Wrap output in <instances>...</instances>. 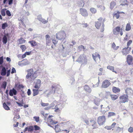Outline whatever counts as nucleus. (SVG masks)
<instances>
[{
	"label": "nucleus",
	"mask_w": 133,
	"mask_h": 133,
	"mask_svg": "<svg viewBox=\"0 0 133 133\" xmlns=\"http://www.w3.org/2000/svg\"><path fill=\"white\" fill-rule=\"evenodd\" d=\"M84 90L87 92H90L91 91V90L90 87L88 85H85L84 87Z\"/></svg>",
	"instance_id": "nucleus-25"
},
{
	"label": "nucleus",
	"mask_w": 133,
	"mask_h": 133,
	"mask_svg": "<svg viewBox=\"0 0 133 133\" xmlns=\"http://www.w3.org/2000/svg\"><path fill=\"white\" fill-rule=\"evenodd\" d=\"M78 49L80 50H82V49H83V50L85 49L84 46L82 45H80L78 46Z\"/></svg>",
	"instance_id": "nucleus-46"
},
{
	"label": "nucleus",
	"mask_w": 133,
	"mask_h": 133,
	"mask_svg": "<svg viewBox=\"0 0 133 133\" xmlns=\"http://www.w3.org/2000/svg\"><path fill=\"white\" fill-rule=\"evenodd\" d=\"M6 9L5 8L2 9L1 11V14L3 16H5V11L6 10Z\"/></svg>",
	"instance_id": "nucleus-38"
},
{
	"label": "nucleus",
	"mask_w": 133,
	"mask_h": 133,
	"mask_svg": "<svg viewBox=\"0 0 133 133\" xmlns=\"http://www.w3.org/2000/svg\"><path fill=\"white\" fill-rule=\"evenodd\" d=\"M101 101L100 99L95 97L94 99V104L97 106H98L100 104V102Z\"/></svg>",
	"instance_id": "nucleus-17"
},
{
	"label": "nucleus",
	"mask_w": 133,
	"mask_h": 133,
	"mask_svg": "<svg viewBox=\"0 0 133 133\" xmlns=\"http://www.w3.org/2000/svg\"><path fill=\"white\" fill-rule=\"evenodd\" d=\"M132 42V41L131 40H129L127 43V47H128L129 48V46L131 44Z\"/></svg>",
	"instance_id": "nucleus-50"
},
{
	"label": "nucleus",
	"mask_w": 133,
	"mask_h": 133,
	"mask_svg": "<svg viewBox=\"0 0 133 133\" xmlns=\"http://www.w3.org/2000/svg\"><path fill=\"white\" fill-rule=\"evenodd\" d=\"M94 61H96L98 59H100V56L99 54L97 53H96L92 55Z\"/></svg>",
	"instance_id": "nucleus-18"
},
{
	"label": "nucleus",
	"mask_w": 133,
	"mask_h": 133,
	"mask_svg": "<svg viewBox=\"0 0 133 133\" xmlns=\"http://www.w3.org/2000/svg\"><path fill=\"white\" fill-rule=\"evenodd\" d=\"M28 131V132L32 131L34 130V127L32 126H30L28 127H27L25 128L24 130V132Z\"/></svg>",
	"instance_id": "nucleus-22"
},
{
	"label": "nucleus",
	"mask_w": 133,
	"mask_h": 133,
	"mask_svg": "<svg viewBox=\"0 0 133 133\" xmlns=\"http://www.w3.org/2000/svg\"><path fill=\"white\" fill-rule=\"evenodd\" d=\"M7 83L6 82H4L1 85V87L3 88L4 89H5Z\"/></svg>",
	"instance_id": "nucleus-45"
},
{
	"label": "nucleus",
	"mask_w": 133,
	"mask_h": 133,
	"mask_svg": "<svg viewBox=\"0 0 133 133\" xmlns=\"http://www.w3.org/2000/svg\"><path fill=\"white\" fill-rule=\"evenodd\" d=\"M38 89H33L32 91L33 92V96H35L38 95L39 93Z\"/></svg>",
	"instance_id": "nucleus-27"
},
{
	"label": "nucleus",
	"mask_w": 133,
	"mask_h": 133,
	"mask_svg": "<svg viewBox=\"0 0 133 133\" xmlns=\"http://www.w3.org/2000/svg\"><path fill=\"white\" fill-rule=\"evenodd\" d=\"M3 106L5 110H10L9 107L5 103H4L3 104Z\"/></svg>",
	"instance_id": "nucleus-39"
},
{
	"label": "nucleus",
	"mask_w": 133,
	"mask_h": 133,
	"mask_svg": "<svg viewBox=\"0 0 133 133\" xmlns=\"http://www.w3.org/2000/svg\"><path fill=\"white\" fill-rule=\"evenodd\" d=\"M128 131L132 133L133 132V128L132 127H130L128 129Z\"/></svg>",
	"instance_id": "nucleus-48"
},
{
	"label": "nucleus",
	"mask_w": 133,
	"mask_h": 133,
	"mask_svg": "<svg viewBox=\"0 0 133 133\" xmlns=\"http://www.w3.org/2000/svg\"><path fill=\"white\" fill-rule=\"evenodd\" d=\"M55 130L56 132H59L61 131L60 129V127L59 125H57L55 126Z\"/></svg>",
	"instance_id": "nucleus-32"
},
{
	"label": "nucleus",
	"mask_w": 133,
	"mask_h": 133,
	"mask_svg": "<svg viewBox=\"0 0 133 133\" xmlns=\"http://www.w3.org/2000/svg\"><path fill=\"white\" fill-rule=\"evenodd\" d=\"M105 21V18L102 17L99 18L98 19V21L95 22V26L97 29H99L102 25V26L100 29V31L101 32H103L104 30V22Z\"/></svg>",
	"instance_id": "nucleus-3"
},
{
	"label": "nucleus",
	"mask_w": 133,
	"mask_h": 133,
	"mask_svg": "<svg viewBox=\"0 0 133 133\" xmlns=\"http://www.w3.org/2000/svg\"><path fill=\"white\" fill-rule=\"evenodd\" d=\"M116 114L112 112H108V117H110L115 115Z\"/></svg>",
	"instance_id": "nucleus-43"
},
{
	"label": "nucleus",
	"mask_w": 133,
	"mask_h": 133,
	"mask_svg": "<svg viewBox=\"0 0 133 133\" xmlns=\"http://www.w3.org/2000/svg\"><path fill=\"white\" fill-rule=\"evenodd\" d=\"M131 29V26L129 23H127V24L125 30L127 31H129Z\"/></svg>",
	"instance_id": "nucleus-35"
},
{
	"label": "nucleus",
	"mask_w": 133,
	"mask_h": 133,
	"mask_svg": "<svg viewBox=\"0 0 133 133\" xmlns=\"http://www.w3.org/2000/svg\"><path fill=\"white\" fill-rule=\"evenodd\" d=\"M107 68L112 71L113 72H115L116 74L117 73V72L116 71L114 70V68L113 66L108 65L107 66Z\"/></svg>",
	"instance_id": "nucleus-26"
},
{
	"label": "nucleus",
	"mask_w": 133,
	"mask_h": 133,
	"mask_svg": "<svg viewBox=\"0 0 133 133\" xmlns=\"http://www.w3.org/2000/svg\"><path fill=\"white\" fill-rule=\"evenodd\" d=\"M120 14V12L118 11L116 13H115L114 15V16L117 19L119 18V14Z\"/></svg>",
	"instance_id": "nucleus-44"
},
{
	"label": "nucleus",
	"mask_w": 133,
	"mask_h": 133,
	"mask_svg": "<svg viewBox=\"0 0 133 133\" xmlns=\"http://www.w3.org/2000/svg\"><path fill=\"white\" fill-rule=\"evenodd\" d=\"M111 84V83L107 79H105L103 82L101 87L103 88H107Z\"/></svg>",
	"instance_id": "nucleus-8"
},
{
	"label": "nucleus",
	"mask_w": 133,
	"mask_h": 133,
	"mask_svg": "<svg viewBox=\"0 0 133 133\" xmlns=\"http://www.w3.org/2000/svg\"><path fill=\"white\" fill-rule=\"evenodd\" d=\"M97 7L98 8H100V9L102 11H104L105 9V7L104 6L102 5H98Z\"/></svg>",
	"instance_id": "nucleus-34"
},
{
	"label": "nucleus",
	"mask_w": 133,
	"mask_h": 133,
	"mask_svg": "<svg viewBox=\"0 0 133 133\" xmlns=\"http://www.w3.org/2000/svg\"><path fill=\"white\" fill-rule=\"evenodd\" d=\"M90 11L92 14H95L97 12L96 9L94 8H91L90 9Z\"/></svg>",
	"instance_id": "nucleus-37"
},
{
	"label": "nucleus",
	"mask_w": 133,
	"mask_h": 133,
	"mask_svg": "<svg viewBox=\"0 0 133 133\" xmlns=\"http://www.w3.org/2000/svg\"><path fill=\"white\" fill-rule=\"evenodd\" d=\"M6 74V70L5 68L3 67L1 71V74L2 76H5Z\"/></svg>",
	"instance_id": "nucleus-23"
},
{
	"label": "nucleus",
	"mask_w": 133,
	"mask_h": 133,
	"mask_svg": "<svg viewBox=\"0 0 133 133\" xmlns=\"http://www.w3.org/2000/svg\"><path fill=\"white\" fill-rule=\"evenodd\" d=\"M33 118L35 119V121L37 122H38L39 121V117L38 116H34L33 117Z\"/></svg>",
	"instance_id": "nucleus-47"
},
{
	"label": "nucleus",
	"mask_w": 133,
	"mask_h": 133,
	"mask_svg": "<svg viewBox=\"0 0 133 133\" xmlns=\"http://www.w3.org/2000/svg\"><path fill=\"white\" fill-rule=\"evenodd\" d=\"M52 42L55 45L56 44H57V43L58 41H57V40L56 39H53L52 40Z\"/></svg>",
	"instance_id": "nucleus-60"
},
{
	"label": "nucleus",
	"mask_w": 133,
	"mask_h": 133,
	"mask_svg": "<svg viewBox=\"0 0 133 133\" xmlns=\"http://www.w3.org/2000/svg\"><path fill=\"white\" fill-rule=\"evenodd\" d=\"M128 96L125 94L119 97L120 100L119 102V103L121 104L122 103H125L126 102H127L128 101Z\"/></svg>",
	"instance_id": "nucleus-7"
},
{
	"label": "nucleus",
	"mask_w": 133,
	"mask_h": 133,
	"mask_svg": "<svg viewBox=\"0 0 133 133\" xmlns=\"http://www.w3.org/2000/svg\"><path fill=\"white\" fill-rule=\"evenodd\" d=\"M10 70L9 69L7 70V76H8L10 75Z\"/></svg>",
	"instance_id": "nucleus-61"
},
{
	"label": "nucleus",
	"mask_w": 133,
	"mask_h": 133,
	"mask_svg": "<svg viewBox=\"0 0 133 133\" xmlns=\"http://www.w3.org/2000/svg\"><path fill=\"white\" fill-rule=\"evenodd\" d=\"M8 26V24L6 22L3 23L2 24V29H5L6 27Z\"/></svg>",
	"instance_id": "nucleus-33"
},
{
	"label": "nucleus",
	"mask_w": 133,
	"mask_h": 133,
	"mask_svg": "<svg viewBox=\"0 0 133 133\" xmlns=\"http://www.w3.org/2000/svg\"><path fill=\"white\" fill-rule=\"evenodd\" d=\"M90 122L91 123L92 126L93 127V129H96L98 128V126L96 121L94 119H92L90 121Z\"/></svg>",
	"instance_id": "nucleus-19"
},
{
	"label": "nucleus",
	"mask_w": 133,
	"mask_h": 133,
	"mask_svg": "<svg viewBox=\"0 0 133 133\" xmlns=\"http://www.w3.org/2000/svg\"><path fill=\"white\" fill-rule=\"evenodd\" d=\"M18 44H22L25 43L26 42V40L22 37H21L20 38L18 39Z\"/></svg>",
	"instance_id": "nucleus-24"
},
{
	"label": "nucleus",
	"mask_w": 133,
	"mask_h": 133,
	"mask_svg": "<svg viewBox=\"0 0 133 133\" xmlns=\"http://www.w3.org/2000/svg\"><path fill=\"white\" fill-rule=\"evenodd\" d=\"M7 39L6 36L4 35L3 37V43L6 44L7 42Z\"/></svg>",
	"instance_id": "nucleus-41"
},
{
	"label": "nucleus",
	"mask_w": 133,
	"mask_h": 133,
	"mask_svg": "<svg viewBox=\"0 0 133 133\" xmlns=\"http://www.w3.org/2000/svg\"><path fill=\"white\" fill-rule=\"evenodd\" d=\"M45 38L46 45H49L51 42L50 37L49 35H46Z\"/></svg>",
	"instance_id": "nucleus-16"
},
{
	"label": "nucleus",
	"mask_w": 133,
	"mask_h": 133,
	"mask_svg": "<svg viewBox=\"0 0 133 133\" xmlns=\"http://www.w3.org/2000/svg\"><path fill=\"white\" fill-rule=\"evenodd\" d=\"M20 47L22 49V51L23 52L25 51L26 49V46L25 45H21L20 46Z\"/></svg>",
	"instance_id": "nucleus-40"
},
{
	"label": "nucleus",
	"mask_w": 133,
	"mask_h": 133,
	"mask_svg": "<svg viewBox=\"0 0 133 133\" xmlns=\"http://www.w3.org/2000/svg\"><path fill=\"white\" fill-rule=\"evenodd\" d=\"M41 105L43 107H45L48 106L49 105L48 103H45L43 102H42L41 103Z\"/></svg>",
	"instance_id": "nucleus-49"
},
{
	"label": "nucleus",
	"mask_w": 133,
	"mask_h": 133,
	"mask_svg": "<svg viewBox=\"0 0 133 133\" xmlns=\"http://www.w3.org/2000/svg\"><path fill=\"white\" fill-rule=\"evenodd\" d=\"M59 110L58 108H56L55 109V112H59Z\"/></svg>",
	"instance_id": "nucleus-63"
},
{
	"label": "nucleus",
	"mask_w": 133,
	"mask_h": 133,
	"mask_svg": "<svg viewBox=\"0 0 133 133\" xmlns=\"http://www.w3.org/2000/svg\"><path fill=\"white\" fill-rule=\"evenodd\" d=\"M24 87L23 85L22 84L19 85L18 87V88L19 89H21L22 88H23Z\"/></svg>",
	"instance_id": "nucleus-57"
},
{
	"label": "nucleus",
	"mask_w": 133,
	"mask_h": 133,
	"mask_svg": "<svg viewBox=\"0 0 133 133\" xmlns=\"http://www.w3.org/2000/svg\"><path fill=\"white\" fill-rule=\"evenodd\" d=\"M31 91L29 89H28L27 93L28 95L29 96L31 94Z\"/></svg>",
	"instance_id": "nucleus-59"
},
{
	"label": "nucleus",
	"mask_w": 133,
	"mask_h": 133,
	"mask_svg": "<svg viewBox=\"0 0 133 133\" xmlns=\"http://www.w3.org/2000/svg\"><path fill=\"white\" fill-rule=\"evenodd\" d=\"M105 128L108 130L111 129L112 128L111 126H107L105 127Z\"/></svg>",
	"instance_id": "nucleus-54"
},
{
	"label": "nucleus",
	"mask_w": 133,
	"mask_h": 133,
	"mask_svg": "<svg viewBox=\"0 0 133 133\" xmlns=\"http://www.w3.org/2000/svg\"><path fill=\"white\" fill-rule=\"evenodd\" d=\"M37 71L38 70L34 72L32 69L28 70H27L28 73L26 76V78L29 79L31 81H34L37 77Z\"/></svg>",
	"instance_id": "nucleus-2"
},
{
	"label": "nucleus",
	"mask_w": 133,
	"mask_h": 133,
	"mask_svg": "<svg viewBox=\"0 0 133 133\" xmlns=\"http://www.w3.org/2000/svg\"><path fill=\"white\" fill-rule=\"evenodd\" d=\"M60 87V86L59 85H52L51 87V91L52 92L54 91V93L55 91H58Z\"/></svg>",
	"instance_id": "nucleus-11"
},
{
	"label": "nucleus",
	"mask_w": 133,
	"mask_h": 133,
	"mask_svg": "<svg viewBox=\"0 0 133 133\" xmlns=\"http://www.w3.org/2000/svg\"><path fill=\"white\" fill-rule=\"evenodd\" d=\"M84 4V0H81L80 1L79 5L81 7H83Z\"/></svg>",
	"instance_id": "nucleus-42"
},
{
	"label": "nucleus",
	"mask_w": 133,
	"mask_h": 133,
	"mask_svg": "<svg viewBox=\"0 0 133 133\" xmlns=\"http://www.w3.org/2000/svg\"><path fill=\"white\" fill-rule=\"evenodd\" d=\"M116 124V123L115 122H114L113 123L111 126L112 128H114L115 127Z\"/></svg>",
	"instance_id": "nucleus-58"
},
{
	"label": "nucleus",
	"mask_w": 133,
	"mask_h": 133,
	"mask_svg": "<svg viewBox=\"0 0 133 133\" xmlns=\"http://www.w3.org/2000/svg\"><path fill=\"white\" fill-rule=\"evenodd\" d=\"M100 82V81L99 79H98V82L95 85H93V87H97L99 86V83Z\"/></svg>",
	"instance_id": "nucleus-56"
},
{
	"label": "nucleus",
	"mask_w": 133,
	"mask_h": 133,
	"mask_svg": "<svg viewBox=\"0 0 133 133\" xmlns=\"http://www.w3.org/2000/svg\"><path fill=\"white\" fill-rule=\"evenodd\" d=\"M106 120V118L105 116H99L97 118V122L99 125H101L104 124Z\"/></svg>",
	"instance_id": "nucleus-6"
},
{
	"label": "nucleus",
	"mask_w": 133,
	"mask_h": 133,
	"mask_svg": "<svg viewBox=\"0 0 133 133\" xmlns=\"http://www.w3.org/2000/svg\"><path fill=\"white\" fill-rule=\"evenodd\" d=\"M3 62V57L2 56L0 57V64H2Z\"/></svg>",
	"instance_id": "nucleus-55"
},
{
	"label": "nucleus",
	"mask_w": 133,
	"mask_h": 133,
	"mask_svg": "<svg viewBox=\"0 0 133 133\" xmlns=\"http://www.w3.org/2000/svg\"><path fill=\"white\" fill-rule=\"evenodd\" d=\"M127 61L128 64H131L133 61V58L132 56L130 55H128L127 57Z\"/></svg>",
	"instance_id": "nucleus-10"
},
{
	"label": "nucleus",
	"mask_w": 133,
	"mask_h": 133,
	"mask_svg": "<svg viewBox=\"0 0 133 133\" xmlns=\"http://www.w3.org/2000/svg\"><path fill=\"white\" fill-rule=\"evenodd\" d=\"M34 128L35 130H38L40 129V127L37 125H35L34 126Z\"/></svg>",
	"instance_id": "nucleus-52"
},
{
	"label": "nucleus",
	"mask_w": 133,
	"mask_h": 133,
	"mask_svg": "<svg viewBox=\"0 0 133 133\" xmlns=\"http://www.w3.org/2000/svg\"><path fill=\"white\" fill-rule=\"evenodd\" d=\"M120 5L122 6H127L128 5L129 2L127 0H120Z\"/></svg>",
	"instance_id": "nucleus-15"
},
{
	"label": "nucleus",
	"mask_w": 133,
	"mask_h": 133,
	"mask_svg": "<svg viewBox=\"0 0 133 133\" xmlns=\"http://www.w3.org/2000/svg\"><path fill=\"white\" fill-rule=\"evenodd\" d=\"M80 13L84 16H86L88 15V13L87 10L81 8L80 9Z\"/></svg>",
	"instance_id": "nucleus-12"
},
{
	"label": "nucleus",
	"mask_w": 133,
	"mask_h": 133,
	"mask_svg": "<svg viewBox=\"0 0 133 133\" xmlns=\"http://www.w3.org/2000/svg\"><path fill=\"white\" fill-rule=\"evenodd\" d=\"M81 25H82V27L83 28H86L88 26V25L87 23H83L81 24Z\"/></svg>",
	"instance_id": "nucleus-51"
},
{
	"label": "nucleus",
	"mask_w": 133,
	"mask_h": 133,
	"mask_svg": "<svg viewBox=\"0 0 133 133\" xmlns=\"http://www.w3.org/2000/svg\"><path fill=\"white\" fill-rule=\"evenodd\" d=\"M116 3L115 2L112 1L110 3V9L112 10V9L116 5Z\"/></svg>",
	"instance_id": "nucleus-29"
},
{
	"label": "nucleus",
	"mask_w": 133,
	"mask_h": 133,
	"mask_svg": "<svg viewBox=\"0 0 133 133\" xmlns=\"http://www.w3.org/2000/svg\"><path fill=\"white\" fill-rule=\"evenodd\" d=\"M131 49V48L128 47H125L122 49V53L123 55H126L129 53Z\"/></svg>",
	"instance_id": "nucleus-9"
},
{
	"label": "nucleus",
	"mask_w": 133,
	"mask_h": 133,
	"mask_svg": "<svg viewBox=\"0 0 133 133\" xmlns=\"http://www.w3.org/2000/svg\"><path fill=\"white\" fill-rule=\"evenodd\" d=\"M6 15L9 16H10L11 15V14L9 10H6Z\"/></svg>",
	"instance_id": "nucleus-53"
},
{
	"label": "nucleus",
	"mask_w": 133,
	"mask_h": 133,
	"mask_svg": "<svg viewBox=\"0 0 133 133\" xmlns=\"http://www.w3.org/2000/svg\"><path fill=\"white\" fill-rule=\"evenodd\" d=\"M56 37V38L59 40H62L65 38L66 35L65 32L63 31H62L57 33Z\"/></svg>",
	"instance_id": "nucleus-4"
},
{
	"label": "nucleus",
	"mask_w": 133,
	"mask_h": 133,
	"mask_svg": "<svg viewBox=\"0 0 133 133\" xmlns=\"http://www.w3.org/2000/svg\"><path fill=\"white\" fill-rule=\"evenodd\" d=\"M16 72V71L15 69L14 68H13L12 69L11 73L12 74H13L15 72Z\"/></svg>",
	"instance_id": "nucleus-62"
},
{
	"label": "nucleus",
	"mask_w": 133,
	"mask_h": 133,
	"mask_svg": "<svg viewBox=\"0 0 133 133\" xmlns=\"http://www.w3.org/2000/svg\"><path fill=\"white\" fill-rule=\"evenodd\" d=\"M112 91L115 93H119L120 91V90L118 88L115 87H113L112 88Z\"/></svg>",
	"instance_id": "nucleus-21"
},
{
	"label": "nucleus",
	"mask_w": 133,
	"mask_h": 133,
	"mask_svg": "<svg viewBox=\"0 0 133 133\" xmlns=\"http://www.w3.org/2000/svg\"><path fill=\"white\" fill-rule=\"evenodd\" d=\"M29 43L31 44L32 46H35L37 45V43L34 41H31L29 42Z\"/></svg>",
	"instance_id": "nucleus-30"
},
{
	"label": "nucleus",
	"mask_w": 133,
	"mask_h": 133,
	"mask_svg": "<svg viewBox=\"0 0 133 133\" xmlns=\"http://www.w3.org/2000/svg\"><path fill=\"white\" fill-rule=\"evenodd\" d=\"M126 94L128 96L132 95L133 94V91L131 89L127 88L125 91Z\"/></svg>",
	"instance_id": "nucleus-13"
},
{
	"label": "nucleus",
	"mask_w": 133,
	"mask_h": 133,
	"mask_svg": "<svg viewBox=\"0 0 133 133\" xmlns=\"http://www.w3.org/2000/svg\"><path fill=\"white\" fill-rule=\"evenodd\" d=\"M41 84V81L39 79H38L37 80L34 86V88L36 89H39L40 87Z\"/></svg>",
	"instance_id": "nucleus-14"
},
{
	"label": "nucleus",
	"mask_w": 133,
	"mask_h": 133,
	"mask_svg": "<svg viewBox=\"0 0 133 133\" xmlns=\"http://www.w3.org/2000/svg\"><path fill=\"white\" fill-rule=\"evenodd\" d=\"M17 93L16 90L14 88H13L12 89L10 90L9 94L10 96H12L14 95H16Z\"/></svg>",
	"instance_id": "nucleus-20"
},
{
	"label": "nucleus",
	"mask_w": 133,
	"mask_h": 133,
	"mask_svg": "<svg viewBox=\"0 0 133 133\" xmlns=\"http://www.w3.org/2000/svg\"><path fill=\"white\" fill-rule=\"evenodd\" d=\"M39 19L40 21L44 24H45L47 23L48 22L46 20L44 19L43 18H40Z\"/></svg>",
	"instance_id": "nucleus-36"
},
{
	"label": "nucleus",
	"mask_w": 133,
	"mask_h": 133,
	"mask_svg": "<svg viewBox=\"0 0 133 133\" xmlns=\"http://www.w3.org/2000/svg\"><path fill=\"white\" fill-rule=\"evenodd\" d=\"M112 47L114 50H117L119 48V46H116V45L115 43L113 42L112 44Z\"/></svg>",
	"instance_id": "nucleus-31"
},
{
	"label": "nucleus",
	"mask_w": 133,
	"mask_h": 133,
	"mask_svg": "<svg viewBox=\"0 0 133 133\" xmlns=\"http://www.w3.org/2000/svg\"><path fill=\"white\" fill-rule=\"evenodd\" d=\"M113 34L116 35H118L120 34L122 36L123 34V31L122 28H121L119 26H117L114 29L112 30Z\"/></svg>",
	"instance_id": "nucleus-5"
},
{
	"label": "nucleus",
	"mask_w": 133,
	"mask_h": 133,
	"mask_svg": "<svg viewBox=\"0 0 133 133\" xmlns=\"http://www.w3.org/2000/svg\"><path fill=\"white\" fill-rule=\"evenodd\" d=\"M110 96L112 100H115L118 97V95H111Z\"/></svg>",
	"instance_id": "nucleus-28"
},
{
	"label": "nucleus",
	"mask_w": 133,
	"mask_h": 133,
	"mask_svg": "<svg viewBox=\"0 0 133 133\" xmlns=\"http://www.w3.org/2000/svg\"><path fill=\"white\" fill-rule=\"evenodd\" d=\"M42 114L44 117V120L45 121L46 123L48 125L51 127H52L58 123V122L55 121H53L52 119L53 116L52 115H48V114L42 113Z\"/></svg>",
	"instance_id": "nucleus-1"
},
{
	"label": "nucleus",
	"mask_w": 133,
	"mask_h": 133,
	"mask_svg": "<svg viewBox=\"0 0 133 133\" xmlns=\"http://www.w3.org/2000/svg\"><path fill=\"white\" fill-rule=\"evenodd\" d=\"M16 103L20 107H22L23 106V103H19L18 102H17Z\"/></svg>",
	"instance_id": "nucleus-64"
}]
</instances>
